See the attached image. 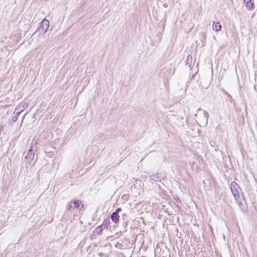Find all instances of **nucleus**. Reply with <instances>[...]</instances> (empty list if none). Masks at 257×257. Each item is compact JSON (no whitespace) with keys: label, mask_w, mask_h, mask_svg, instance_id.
<instances>
[{"label":"nucleus","mask_w":257,"mask_h":257,"mask_svg":"<svg viewBox=\"0 0 257 257\" xmlns=\"http://www.w3.org/2000/svg\"><path fill=\"white\" fill-rule=\"evenodd\" d=\"M49 21L47 19H44L41 23L38 29H37L36 32H42L44 31L45 32L48 29L49 26Z\"/></svg>","instance_id":"3"},{"label":"nucleus","mask_w":257,"mask_h":257,"mask_svg":"<svg viewBox=\"0 0 257 257\" xmlns=\"http://www.w3.org/2000/svg\"><path fill=\"white\" fill-rule=\"evenodd\" d=\"M121 211V208H118L116 209V211L114 212H116L117 214Z\"/></svg>","instance_id":"11"},{"label":"nucleus","mask_w":257,"mask_h":257,"mask_svg":"<svg viewBox=\"0 0 257 257\" xmlns=\"http://www.w3.org/2000/svg\"><path fill=\"white\" fill-rule=\"evenodd\" d=\"M3 130V126L0 124V135L1 134V132Z\"/></svg>","instance_id":"12"},{"label":"nucleus","mask_w":257,"mask_h":257,"mask_svg":"<svg viewBox=\"0 0 257 257\" xmlns=\"http://www.w3.org/2000/svg\"><path fill=\"white\" fill-rule=\"evenodd\" d=\"M230 189L234 198H238L239 196L240 188L235 182H232L231 183Z\"/></svg>","instance_id":"2"},{"label":"nucleus","mask_w":257,"mask_h":257,"mask_svg":"<svg viewBox=\"0 0 257 257\" xmlns=\"http://www.w3.org/2000/svg\"><path fill=\"white\" fill-rule=\"evenodd\" d=\"M98 255L100 256V257H107L108 256L106 255L104 253H99Z\"/></svg>","instance_id":"10"},{"label":"nucleus","mask_w":257,"mask_h":257,"mask_svg":"<svg viewBox=\"0 0 257 257\" xmlns=\"http://www.w3.org/2000/svg\"><path fill=\"white\" fill-rule=\"evenodd\" d=\"M83 207V204L81 200L78 199L72 200L67 205L64 216L67 218H70L72 216H74L73 212L75 210H80Z\"/></svg>","instance_id":"1"},{"label":"nucleus","mask_w":257,"mask_h":257,"mask_svg":"<svg viewBox=\"0 0 257 257\" xmlns=\"http://www.w3.org/2000/svg\"><path fill=\"white\" fill-rule=\"evenodd\" d=\"M221 25L219 22H213L212 24V29L216 32H219L221 30Z\"/></svg>","instance_id":"5"},{"label":"nucleus","mask_w":257,"mask_h":257,"mask_svg":"<svg viewBox=\"0 0 257 257\" xmlns=\"http://www.w3.org/2000/svg\"><path fill=\"white\" fill-rule=\"evenodd\" d=\"M103 228L102 225H99L96 227L95 231H94V233L95 235H99L101 233V231L103 230Z\"/></svg>","instance_id":"8"},{"label":"nucleus","mask_w":257,"mask_h":257,"mask_svg":"<svg viewBox=\"0 0 257 257\" xmlns=\"http://www.w3.org/2000/svg\"><path fill=\"white\" fill-rule=\"evenodd\" d=\"M190 55H189V56H188V57H187V60H189V57H190Z\"/></svg>","instance_id":"13"},{"label":"nucleus","mask_w":257,"mask_h":257,"mask_svg":"<svg viewBox=\"0 0 257 257\" xmlns=\"http://www.w3.org/2000/svg\"><path fill=\"white\" fill-rule=\"evenodd\" d=\"M244 3L245 4L247 9L249 10H251L253 7V3L251 0H243Z\"/></svg>","instance_id":"6"},{"label":"nucleus","mask_w":257,"mask_h":257,"mask_svg":"<svg viewBox=\"0 0 257 257\" xmlns=\"http://www.w3.org/2000/svg\"><path fill=\"white\" fill-rule=\"evenodd\" d=\"M119 216L116 212H113L111 215V219L115 223L118 222Z\"/></svg>","instance_id":"7"},{"label":"nucleus","mask_w":257,"mask_h":257,"mask_svg":"<svg viewBox=\"0 0 257 257\" xmlns=\"http://www.w3.org/2000/svg\"><path fill=\"white\" fill-rule=\"evenodd\" d=\"M109 220H105L103 221V223L101 225H102V227L104 226V227H107V226L109 225Z\"/></svg>","instance_id":"9"},{"label":"nucleus","mask_w":257,"mask_h":257,"mask_svg":"<svg viewBox=\"0 0 257 257\" xmlns=\"http://www.w3.org/2000/svg\"><path fill=\"white\" fill-rule=\"evenodd\" d=\"M36 150V148L33 149V146H31L28 151L27 156L25 157V158L27 159L30 162H32L34 159Z\"/></svg>","instance_id":"4"}]
</instances>
